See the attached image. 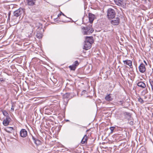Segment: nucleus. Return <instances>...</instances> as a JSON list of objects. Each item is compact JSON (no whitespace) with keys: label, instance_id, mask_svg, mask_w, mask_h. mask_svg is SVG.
I'll return each mask as SVG.
<instances>
[{"label":"nucleus","instance_id":"f257e3e1","mask_svg":"<svg viewBox=\"0 0 153 153\" xmlns=\"http://www.w3.org/2000/svg\"><path fill=\"white\" fill-rule=\"evenodd\" d=\"M82 33L84 35H89L94 31L90 27H85L82 28Z\"/></svg>","mask_w":153,"mask_h":153},{"label":"nucleus","instance_id":"f03ea898","mask_svg":"<svg viewBox=\"0 0 153 153\" xmlns=\"http://www.w3.org/2000/svg\"><path fill=\"white\" fill-rule=\"evenodd\" d=\"M116 13L115 10L112 8H109L107 11V16L109 19H113L115 16Z\"/></svg>","mask_w":153,"mask_h":153},{"label":"nucleus","instance_id":"7ed1b4c3","mask_svg":"<svg viewBox=\"0 0 153 153\" xmlns=\"http://www.w3.org/2000/svg\"><path fill=\"white\" fill-rule=\"evenodd\" d=\"M23 13V10L22 8H20L16 10L13 12V15L15 16L18 17Z\"/></svg>","mask_w":153,"mask_h":153},{"label":"nucleus","instance_id":"20e7f679","mask_svg":"<svg viewBox=\"0 0 153 153\" xmlns=\"http://www.w3.org/2000/svg\"><path fill=\"white\" fill-rule=\"evenodd\" d=\"M116 4L117 5L122 7H125V4L123 2V0H114Z\"/></svg>","mask_w":153,"mask_h":153},{"label":"nucleus","instance_id":"39448f33","mask_svg":"<svg viewBox=\"0 0 153 153\" xmlns=\"http://www.w3.org/2000/svg\"><path fill=\"white\" fill-rule=\"evenodd\" d=\"M79 65V63L77 61H75L74 64L71 65L69 67L71 70L74 71L76 67Z\"/></svg>","mask_w":153,"mask_h":153},{"label":"nucleus","instance_id":"423d86ee","mask_svg":"<svg viewBox=\"0 0 153 153\" xmlns=\"http://www.w3.org/2000/svg\"><path fill=\"white\" fill-rule=\"evenodd\" d=\"M120 22V19L119 17H117L111 21V24L114 25H118Z\"/></svg>","mask_w":153,"mask_h":153},{"label":"nucleus","instance_id":"0eeeda50","mask_svg":"<svg viewBox=\"0 0 153 153\" xmlns=\"http://www.w3.org/2000/svg\"><path fill=\"white\" fill-rule=\"evenodd\" d=\"M140 71L141 73H144L146 70L145 65L143 63H141L139 67Z\"/></svg>","mask_w":153,"mask_h":153},{"label":"nucleus","instance_id":"6e6552de","mask_svg":"<svg viewBox=\"0 0 153 153\" xmlns=\"http://www.w3.org/2000/svg\"><path fill=\"white\" fill-rule=\"evenodd\" d=\"M91 44L92 43H90L89 42L85 41L84 49L86 50L89 49L91 47Z\"/></svg>","mask_w":153,"mask_h":153},{"label":"nucleus","instance_id":"1a4fd4ad","mask_svg":"<svg viewBox=\"0 0 153 153\" xmlns=\"http://www.w3.org/2000/svg\"><path fill=\"white\" fill-rule=\"evenodd\" d=\"M11 120L10 117H7L4 119L3 122V125L5 126L8 125Z\"/></svg>","mask_w":153,"mask_h":153},{"label":"nucleus","instance_id":"9d476101","mask_svg":"<svg viewBox=\"0 0 153 153\" xmlns=\"http://www.w3.org/2000/svg\"><path fill=\"white\" fill-rule=\"evenodd\" d=\"M123 62L125 65H128L131 68H133L132 62L131 60L127 59L125 60H123Z\"/></svg>","mask_w":153,"mask_h":153},{"label":"nucleus","instance_id":"9b49d317","mask_svg":"<svg viewBox=\"0 0 153 153\" xmlns=\"http://www.w3.org/2000/svg\"><path fill=\"white\" fill-rule=\"evenodd\" d=\"M20 135L22 137H25L27 135V131L25 129H22L20 131Z\"/></svg>","mask_w":153,"mask_h":153},{"label":"nucleus","instance_id":"f8f14e48","mask_svg":"<svg viewBox=\"0 0 153 153\" xmlns=\"http://www.w3.org/2000/svg\"><path fill=\"white\" fill-rule=\"evenodd\" d=\"M88 16L90 22L91 23H92L95 17V15L92 13H89Z\"/></svg>","mask_w":153,"mask_h":153},{"label":"nucleus","instance_id":"ddd939ff","mask_svg":"<svg viewBox=\"0 0 153 153\" xmlns=\"http://www.w3.org/2000/svg\"><path fill=\"white\" fill-rule=\"evenodd\" d=\"M36 0H27V4L30 6L34 5L36 2Z\"/></svg>","mask_w":153,"mask_h":153},{"label":"nucleus","instance_id":"4468645a","mask_svg":"<svg viewBox=\"0 0 153 153\" xmlns=\"http://www.w3.org/2000/svg\"><path fill=\"white\" fill-rule=\"evenodd\" d=\"M85 41L89 42L90 43H92L93 42V38L92 36L86 37Z\"/></svg>","mask_w":153,"mask_h":153},{"label":"nucleus","instance_id":"2eb2a0df","mask_svg":"<svg viewBox=\"0 0 153 153\" xmlns=\"http://www.w3.org/2000/svg\"><path fill=\"white\" fill-rule=\"evenodd\" d=\"M137 85L138 86L143 88H144L146 87L145 84L141 81L138 82L137 83Z\"/></svg>","mask_w":153,"mask_h":153},{"label":"nucleus","instance_id":"dca6fc26","mask_svg":"<svg viewBox=\"0 0 153 153\" xmlns=\"http://www.w3.org/2000/svg\"><path fill=\"white\" fill-rule=\"evenodd\" d=\"M111 94H108L106 97H105V99L108 101H111L113 100V99L111 96Z\"/></svg>","mask_w":153,"mask_h":153},{"label":"nucleus","instance_id":"f3484780","mask_svg":"<svg viewBox=\"0 0 153 153\" xmlns=\"http://www.w3.org/2000/svg\"><path fill=\"white\" fill-rule=\"evenodd\" d=\"M123 114L125 118L127 119L128 120L131 118V116L129 113L125 112Z\"/></svg>","mask_w":153,"mask_h":153},{"label":"nucleus","instance_id":"a211bd4d","mask_svg":"<svg viewBox=\"0 0 153 153\" xmlns=\"http://www.w3.org/2000/svg\"><path fill=\"white\" fill-rule=\"evenodd\" d=\"M13 129V127H7L5 129V131L8 133H11Z\"/></svg>","mask_w":153,"mask_h":153},{"label":"nucleus","instance_id":"6ab92c4d","mask_svg":"<svg viewBox=\"0 0 153 153\" xmlns=\"http://www.w3.org/2000/svg\"><path fill=\"white\" fill-rule=\"evenodd\" d=\"M87 140V138L86 135H85L81 141V143L82 144H84L86 142Z\"/></svg>","mask_w":153,"mask_h":153},{"label":"nucleus","instance_id":"aec40b11","mask_svg":"<svg viewBox=\"0 0 153 153\" xmlns=\"http://www.w3.org/2000/svg\"><path fill=\"white\" fill-rule=\"evenodd\" d=\"M42 36L43 35L41 33L39 32H37V34L36 35V37L37 38L39 39L41 38L42 37Z\"/></svg>","mask_w":153,"mask_h":153},{"label":"nucleus","instance_id":"412c9836","mask_svg":"<svg viewBox=\"0 0 153 153\" xmlns=\"http://www.w3.org/2000/svg\"><path fill=\"white\" fill-rule=\"evenodd\" d=\"M2 112L3 115L5 116L6 118L10 117L9 116V114L6 111H2Z\"/></svg>","mask_w":153,"mask_h":153},{"label":"nucleus","instance_id":"4be33fe9","mask_svg":"<svg viewBox=\"0 0 153 153\" xmlns=\"http://www.w3.org/2000/svg\"><path fill=\"white\" fill-rule=\"evenodd\" d=\"M33 139L34 140V142L36 145H39L40 144L41 142L39 140L35 139L33 137Z\"/></svg>","mask_w":153,"mask_h":153},{"label":"nucleus","instance_id":"5701e85b","mask_svg":"<svg viewBox=\"0 0 153 153\" xmlns=\"http://www.w3.org/2000/svg\"><path fill=\"white\" fill-rule=\"evenodd\" d=\"M149 82L151 86L152 90L153 91V81L151 79H149Z\"/></svg>","mask_w":153,"mask_h":153},{"label":"nucleus","instance_id":"b1692460","mask_svg":"<svg viewBox=\"0 0 153 153\" xmlns=\"http://www.w3.org/2000/svg\"><path fill=\"white\" fill-rule=\"evenodd\" d=\"M138 101L141 104H143L144 102V100L140 97L138 98Z\"/></svg>","mask_w":153,"mask_h":153},{"label":"nucleus","instance_id":"393cba45","mask_svg":"<svg viewBox=\"0 0 153 153\" xmlns=\"http://www.w3.org/2000/svg\"><path fill=\"white\" fill-rule=\"evenodd\" d=\"M62 14V15H63V17H65V18H66L67 17L66 16H65V15H64V14H63V13H62V12H60V14H59L58 15V17H59V16H60Z\"/></svg>","mask_w":153,"mask_h":153},{"label":"nucleus","instance_id":"a878e982","mask_svg":"<svg viewBox=\"0 0 153 153\" xmlns=\"http://www.w3.org/2000/svg\"><path fill=\"white\" fill-rule=\"evenodd\" d=\"M114 127H110V129L111 130V133H112L113 132V130L114 128Z\"/></svg>","mask_w":153,"mask_h":153},{"label":"nucleus","instance_id":"bb28decb","mask_svg":"<svg viewBox=\"0 0 153 153\" xmlns=\"http://www.w3.org/2000/svg\"><path fill=\"white\" fill-rule=\"evenodd\" d=\"M129 123L132 126L133 125L134 123V121H131L130 122H129Z\"/></svg>","mask_w":153,"mask_h":153},{"label":"nucleus","instance_id":"cd10ccee","mask_svg":"<svg viewBox=\"0 0 153 153\" xmlns=\"http://www.w3.org/2000/svg\"><path fill=\"white\" fill-rule=\"evenodd\" d=\"M0 81L2 82V81H4V80L3 79V78H0Z\"/></svg>","mask_w":153,"mask_h":153},{"label":"nucleus","instance_id":"c85d7f7f","mask_svg":"<svg viewBox=\"0 0 153 153\" xmlns=\"http://www.w3.org/2000/svg\"><path fill=\"white\" fill-rule=\"evenodd\" d=\"M143 62H144V63H145V64H146V65H147V64L146 63V61L145 60H144Z\"/></svg>","mask_w":153,"mask_h":153},{"label":"nucleus","instance_id":"c756f323","mask_svg":"<svg viewBox=\"0 0 153 153\" xmlns=\"http://www.w3.org/2000/svg\"><path fill=\"white\" fill-rule=\"evenodd\" d=\"M11 110H13V111L14 110V108H13V106H12V107L11 108Z\"/></svg>","mask_w":153,"mask_h":153},{"label":"nucleus","instance_id":"7c9ffc66","mask_svg":"<svg viewBox=\"0 0 153 153\" xmlns=\"http://www.w3.org/2000/svg\"><path fill=\"white\" fill-rule=\"evenodd\" d=\"M86 91L85 90H83V91H82V92H83L84 93L85 92H86Z\"/></svg>","mask_w":153,"mask_h":153},{"label":"nucleus","instance_id":"2f4dec72","mask_svg":"<svg viewBox=\"0 0 153 153\" xmlns=\"http://www.w3.org/2000/svg\"><path fill=\"white\" fill-rule=\"evenodd\" d=\"M62 22H66L64 21H62Z\"/></svg>","mask_w":153,"mask_h":153},{"label":"nucleus","instance_id":"473e14b6","mask_svg":"<svg viewBox=\"0 0 153 153\" xmlns=\"http://www.w3.org/2000/svg\"><path fill=\"white\" fill-rule=\"evenodd\" d=\"M60 126L57 127V128H60Z\"/></svg>","mask_w":153,"mask_h":153},{"label":"nucleus","instance_id":"72a5a7b5","mask_svg":"<svg viewBox=\"0 0 153 153\" xmlns=\"http://www.w3.org/2000/svg\"><path fill=\"white\" fill-rule=\"evenodd\" d=\"M119 102H122V101H119Z\"/></svg>","mask_w":153,"mask_h":153},{"label":"nucleus","instance_id":"f704fd0d","mask_svg":"<svg viewBox=\"0 0 153 153\" xmlns=\"http://www.w3.org/2000/svg\"><path fill=\"white\" fill-rule=\"evenodd\" d=\"M67 94H68V93H67Z\"/></svg>","mask_w":153,"mask_h":153},{"label":"nucleus","instance_id":"c9c22d12","mask_svg":"<svg viewBox=\"0 0 153 153\" xmlns=\"http://www.w3.org/2000/svg\"><path fill=\"white\" fill-rule=\"evenodd\" d=\"M67 121H68H68H69V120H68Z\"/></svg>","mask_w":153,"mask_h":153},{"label":"nucleus","instance_id":"e433bc0d","mask_svg":"<svg viewBox=\"0 0 153 153\" xmlns=\"http://www.w3.org/2000/svg\"><path fill=\"white\" fill-rule=\"evenodd\" d=\"M67 94V93H65V94Z\"/></svg>","mask_w":153,"mask_h":153},{"label":"nucleus","instance_id":"4c0bfd02","mask_svg":"<svg viewBox=\"0 0 153 153\" xmlns=\"http://www.w3.org/2000/svg\"><path fill=\"white\" fill-rule=\"evenodd\" d=\"M152 28H153V27H152Z\"/></svg>","mask_w":153,"mask_h":153}]
</instances>
